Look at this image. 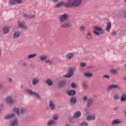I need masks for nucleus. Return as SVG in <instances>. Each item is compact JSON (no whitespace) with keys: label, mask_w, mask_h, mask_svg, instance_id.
Instances as JSON below:
<instances>
[{"label":"nucleus","mask_w":126,"mask_h":126,"mask_svg":"<svg viewBox=\"0 0 126 126\" xmlns=\"http://www.w3.org/2000/svg\"><path fill=\"white\" fill-rule=\"evenodd\" d=\"M82 4V0H72L71 1H68L65 2V6L67 8L72 7H78Z\"/></svg>","instance_id":"nucleus-1"},{"label":"nucleus","mask_w":126,"mask_h":126,"mask_svg":"<svg viewBox=\"0 0 126 126\" xmlns=\"http://www.w3.org/2000/svg\"><path fill=\"white\" fill-rule=\"evenodd\" d=\"M76 68L75 67H70L68 69V73L66 75H64L63 77L66 78H70L71 76L74 75V71H75Z\"/></svg>","instance_id":"nucleus-2"},{"label":"nucleus","mask_w":126,"mask_h":126,"mask_svg":"<svg viewBox=\"0 0 126 126\" xmlns=\"http://www.w3.org/2000/svg\"><path fill=\"white\" fill-rule=\"evenodd\" d=\"M104 30L102 28L98 26L94 27V33L95 35L98 36L100 34H104Z\"/></svg>","instance_id":"nucleus-3"},{"label":"nucleus","mask_w":126,"mask_h":126,"mask_svg":"<svg viewBox=\"0 0 126 126\" xmlns=\"http://www.w3.org/2000/svg\"><path fill=\"white\" fill-rule=\"evenodd\" d=\"M27 92L30 95H34L35 97L38 98V99H41V97L40 96V94H39L36 93L35 92H33L32 90H28Z\"/></svg>","instance_id":"nucleus-4"},{"label":"nucleus","mask_w":126,"mask_h":126,"mask_svg":"<svg viewBox=\"0 0 126 126\" xmlns=\"http://www.w3.org/2000/svg\"><path fill=\"white\" fill-rule=\"evenodd\" d=\"M18 24L19 28H23L24 30H27L28 29L27 26L25 25V23L24 21H19Z\"/></svg>","instance_id":"nucleus-5"},{"label":"nucleus","mask_w":126,"mask_h":126,"mask_svg":"<svg viewBox=\"0 0 126 126\" xmlns=\"http://www.w3.org/2000/svg\"><path fill=\"white\" fill-rule=\"evenodd\" d=\"M117 88L118 89H121V86L118 85H110L107 88V91H110L111 89H115Z\"/></svg>","instance_id":"nucleus-6"},{"label":"nucleus","mask_w":126,"mask_h":126,"mask_svg":"<svg viewBox=\"0 0 126 126\" xmlns=\"http://www.w3.org/2000/svg\"><path fill=\"white\" fill-rule=\"evenodd\" d=\"M67 19H68V15L67 14H64L61 15L60 17V21L62 23L64 22L65 20H67Z\"/></svg>","instance_id":"nucleus-7"},{"label":"nucleus","mask_w":126,"mask_h":126,"mask_svg":"<svg viewBox=\"0 0 126 126\" xmlns=\"http://www.w3.org/2000/svg\"><path fill=\"white\" fill-rule=\"evenodd\" d=\"M5 102H6L9 105H11L13 103H14V100L11 96H7L5 99Z\"/></svg>","instance_id":"nucleus-8"},{"label":"nucleus","mask_w":126,"mask_h":126,"mask_svg":"<svg viewBox=\"0 0 126 126\" xmlns=\"http://www.w3.org/2000/svg\"><path fill=\"white\" fill-rule=\"evenodd\" d=\"M66 82L64 80H60L59 81L57 85L59 88H63L64 86H65Z\"/></svg>","instance_id":"nucleus-9"},{"label":"nucleus","mask_w":126,"mask_h":126,"mask_svg":"<svg viewBox=\"0 0 126 126\" xmlns=\"http://www.w3.org/2000/svg\"><path fill=\"white\" fill-rule=\"evenodd\" d=\"M95 119H96V117L95 116V114L93 113L88 115L86 117L87 121H94Z\"/></svg>","instance_id":"nucleus-10"},{"label":"nucleus","mask_w":126,"mask_h":126,"mask_svg":"<svg viewBox=\"0 0 126 126\" xmlns=\"http://www.w3.org/2000/svg\"><path fill=\"white\" fill-rule=\"evenodd\" d=\"M9 126H18V120L17 119L11 120L9 123Z\"/></svg>","instance_id":"nucleus-11"},{"label":"nucleus","mask_w":126,"mask_h":126,"mask_svg":"<svg viewBox=\"0 0 126 126\" xmlns=\"http://www.w3.org/2000/svg\"><path fill=\"white\" fill-rule=\"evenodd\" d=\"M14 117H15V114H14V113L9 114L6 115L4 116V119L5 120H10L13 118H14Z\"/></svg>","instance_id":"nucleus-12"},{"label":"nucleus","mask_w":126,"mask_h":126,"mask_svg":"<svg viewBox=\"0 0 126 126\" xmlns=\"http://www.w3.org/2000/svg\"><path fill=\"white\" fill-rule=\"evenodd\" d=\"M64 4L65 5V2L64 1H61L55 5V8H59V7H62L63 5H64Z\"/></svg>","instance_id":"nucleus-13"},{"label":"nucleus","mask_w":126,"mask_h":126,"mask_svg":"<svg viewBox=\"0 0 126 126\" xmlns=\"http://www.w3.org/2000/svg\"><path fill=\"white\" fill-rule=\"evenodd\" d=\"M22 2V0H10L9 3L11 5H15L16 3H21Z\"/></svg>","instance_id":"nucleus-14"},{"label":"nucleus","mask_w":126,"mask_h":126,"mask_svg":"<svg viewBox=\"0 0 126 126\" xmlns=\"http://www.w3.org/2000/svg\"><path fill=\"white\" fill-rule=\"evenodd\" d=\"M49 108L51 110H56V105L55 104V102H54L52 100L49 101Z\"/></svg>","instance_id":"nucleus-15"},{"label":"nucleus","mask_w":126,"mask_h":126,"mask_svg":"<svg viewBox=\"0 0 126 126\" xmlns=\"http://www.w3.org/2000/svg\"><path fill=\"white\" fill-rule=\"evenodd\" d=\"M21 32L20 31H15L13 35V39H17V38H19L20 36Z\"/></svg>","instance_id":"nucleus-16"},{"label":"nucleus","mask_w":126,"mask_h":126,"mask_svg":"<svg viewBox=\"0 0 126 126\" xmlns=\"http://www.w3.org/2000/svg\"><path fill=\"white\" fill-rule=\"evenodd\" d=\"M93 102H94V100L93 99V98H89L87 101L86 107H87V108H90L91 106H92Z\"/></svg>","instance_id":"nucleus-17"},{"label":"nucleus","mask_w":126,"mask_h":126,"mask_svg":"<svg viewBox=\"0 0 126 126\" xmlns=\"http://www.w3.org/2000/svg\"><path fill=\"white\" fill-rule=\"evenodd\" d=\"M106 25L107 26L105 30L107 32H110V30H111V29L112 28V23H111V22H108Z\"/></svg>","instance_id":"nucleus-18"},{"label":"nucleus","mask_w":126,"mask_h":126,"mask_svg":"<svg viewBox=\"0 0 126 126\" xmlns=\"http://www.w3.org/2000/svg\"><path fill=\"white\" fill-rule=\"evenodd\" d=\"M71 26V23L69 22L64 23L61 25L62 28H69Z\"/></svg>","instance_id":"nucleus-19"},{"label":"nucleus","mask_w":126,"mask_h":126,"mask_svg":"<svg viewBox=\"0 0 126 126\" xmlns=\"http://www.w3.org/2000/svg\"><path fill=\"white\" fill-rule=\"evenodd\" d=\"M74 57V53H69L66 54V58L67 60H72Z\"/></svg>","instance_id":"nucleus-20"},{"label":"nucleus","mask_w":126,"mask_h":126,"mask_svg":"<svg viewBox=\"0 0 126 126\" xmlns=\"http://www.w3.org/2000/svg\"><path fill=\"white\" fill-rule=\"evenodd\" d=\"M23 16L25 18H28V19H30L31 18H35V15H28L27 14H23Z\"/></svg>","instance_id":"nucleus-21"},{"label":"nucleus","mask_w":126,"mask_h":126,"mask_svg":"<svg viewBox=\"0 0 126 126\" xmlns=\"http://www.w3.org/2000/svg\"><path fill=\"white\" fill-rule=\"evenodd\" d=\"M39 79L38 77H35L33 79L32 84L33 85H37L39 82Z\"/></svg>","instance_id":"nucleus-22"},{"label":"nucleus","mask_w":126,"mask_h":126,"mask_svg":"<svg viewBox=\"0 0 126 126\" xmlns=\"http://www.w3.org/2000/svg\"><path fill=\"white\" fill-rule=\"evenodd\" d=\"M110 73L112 75H118L120 72L115 69H112L110 70Z\"/></svg>","instance_id":"nucleus-23"},{"label":"nucleus","mask_w":126,"mask_h":126,"mask_svg":"<svg viewBox=\"0 0 126 126\" xmlns=\"http://www.w3.org/2000/svg\"><path fill=\"white\" fill-rule=\"evenodd\" d=\"M70 104L71 105H74V104H76V98L75 97H72L70 98Z\"/></svg>","instance_id":"nucleus-24"},{"label":"nucleus","mask_w":126,"mask_h":126,"mask_svg":"<svg viewBox=\"0 0 126 126\" xmlns=\"http://www.w3.org/2000/svg\"><path fill=\"white\" fill-rule=\"evenodd\" d=\"M56 121L53 120H51L47 123L48 126H56Z\"/></svg>","instance_id":"nucleus-25"},{"label":"nucleus","mask_w":126,"mask_h":126,"mask_svg":"<svg viewBox=\"0 0 126 126\" xmlns=\"http://www.w3.org/2000/svg\"><path fill=\"white\" fill-rule=\"evenodd\" d=\"M26 113H27V109L24 107H21L20 109V114H21V115H24V114H26Z\"/></svg>","instance_id":"nucleus-26"},{"label":"nucleus","mask_w":126,"mask_h":126,"mask_svg":"<svg viewBox=\"0 0 126 126\" xmlns=\"http://www.w3.org/2000/svg\"><path fill=\"white\" fill-rule=\"evenodd\" d=\"M119 124H121V120L119 119L115 120L114 121H112L111 123V125L112 126H115L116 125H119Z\"/></svg>","instance_id":"nucleus-27"},{"label":"nucleus","mask_w":126,"mask_h":126,"mask_svg":"<svg viewBox=\"0 0 126 126\" xmlns=\"http://www.w3.org/2000/svg\"><path fill=\"white\" fill-rule=\"evenodd\" d=\"M2 32L3 34H7L9 32V29H8V27L5 26L3 28Z\"/></svg>","instance_id":"nucleus-28"},{"label":"nucleus","mask_w":126,"mask_h":126,"mask_svg":"<svg viewBox=\"0 0 126 126\" xmlns=\"http://www.w3.org/2000/svg\"><path fill=\"white\" fill-rule=\"evenodd\" d=\"M76 92L75 91L73 90H71L69 92H67V94L69 95V96H74L75 95Z\"/></svg>","instance_id":"nucleus-29"},{"label":"nucleus","mask_w":126,"mask_h":126,"mask_svg":"<svg viewBox=\"0 0 126 126\" xmlns=\"http://www.w3.org/2000/svg\"><path fill=\"white\" fill-rule=\"evenodd\" d=\"M48 59V56L45 55H42L40 56V60L41 61H46Z\"/></svg>","instance_id":"nucleus-30"},{"label":"nucleus","mask_w":126,"mask_h":126,"mask_svg":"<svg viewBox=\"0 0 126 126\" xmlns=\"http://www.w3.org/2000/svg\"><path fill=\"white\" fill-rule=\"evenodd\" d=\"M46 84H47V85L48 86H52L53 85V80H52L51 79H47L46 81Z\"/></svg>","instance_id":"nucleus-31"},{"label":"nucleus","mask_w":126,"mask_h":126,"mask_svg":"<svg viewBox=\"0 0 126 126\" xmlns=\"http://www.w3.org/2000/svg\"><path fill=\"white\" fill-rule=\"evenodd\" d=\"M13 111H14V112H15V113L17 114V115H20V109H19V108L14 107L13 108Z\"/></svg>","instance_id":"nucleus-32"},{"label":"nucleus","mask_w":126,"mask_h":126,"mask_svg":"<svg viewBox=\"0 0 126 126\" xmlns=\"http://www.w3.org/2000/svg\"><path fill=\"white\" fill-rule=\"evenodd\" d=\"M81 116V112H80V111H78L74 114V118H75V119H77V118H79V117H80Z\"/></svg>","instance_id":"nucleus-33"},{"label":"nucleus","mask_w":126,"mask_h":126,"mask_svg":"<svg viewBox=\"0 0 126 126\" xmlns=\"http://www.w3.org/2000/svg\"><path fill=\"white\" fill-rule=\"evenodd\" d=\"M121 101L122 102H125V101H126V94H123L121 97Z\"/></svg>","instance_id":"nucleus-34"},{"label":"nucleus","mask_w":126,"mask_h":126,"mask_svg":"<svg viewBox=\"0 0 126 126\" xmlns=\"http://www.w3.org/2000/svg\"><path fill=\"white\" fill-rule=\"evenodd\" d=\"M86 29V28L85 27V26H80L79 27V31L80 32H84Z\"/></svg>","instance_id":"nucleus-35"},{"label":"nucleus","mask_w":126,"mask_h":126,"mask_svg":"<svg viewBox=\"0 0 126 126\" xmlns=\"http://www.w3.org/2000/svg\"><path fill=\"white\" fill-rule=\"evenodd\" d=\"M37 56V54L36 53L30 54L28 56V59L29 60L30 59H33V58H35V57Z\"/></svg>","instance_id":"nucleus-36"},{"label":"nucleus","mask_w":126,"mask_h":126,"mask_svg":"<svg viewBox=\"0 0 126 126\" xmlns=\"http://www.w3.org/2000/svg\"><path fill=\"white\" fill-rule=\"evenodd\" d=\"M82 85L84 89H88V84H87V82L84 81Z\"/></svg>","instance_id":"nucleus-37"},{"label":"nucleus","mask_w":126,"mask_h":126,"mask_svg":"<svg viewBox=\"0 0 126 126\" xmlns=\"http://www.w3.org/2000/svg\"><path fill=\"white\" fill-rule=\"evenodd\" d=\"M84 75H85L86 77H91L93 74L92 73L86 72L84 73Z\"/></svg>","instance_id":"nucleus-38"},{"label":"nucleus","mask_w":126,"mask_h":126,"mask_svg":"<svg viewBox=\"0 0 126 126\" xmlns=\"http://www.w3.org/2000/svg\"><path fill=\"white\" fill-rule=\"evenodd\" d=\"M20 63H21V64H22V66H23L24 67H27V66L28 65L27 64V63L24 62L22 60L21 61Z\"/></svg>","instance_id":"nucleus-39"},{"label":"nucleus","mask_w":126,"mask_h":126,"mask_svg":"<svg viewBox=\"0 0 126 126\" xmlns=\"http://www.w3.org/2000/svg\"><path fill=\"white\" fill-rule=\"evenodd\" d=\"M45 63H48V64H53V61L50 60L49 59H46L45 61Z\"/></svg>","instance_id":"nucleus-40"},{"label":"nucleus","mask_w":126,"mask_h":126,"mask_svg":"<svg viewBox=\"0 0 126 126\" xmlns=\"http://www.w3.org/2000/svg\"><path fill=\"white\" fill-rule=\"evenodd\" d=\"M87 38L89 40H90L91 39H92L93 38V36H92V34L90 33H88L87 34Z\"/></svg>","instance_id":"nucleus-41"},{"label":"nucleus","mask_w":126,"mask_h":126,"mask_svg":"<svg viewBox=\"0 0 126 126\" xmlns=\"http://www.w3.org/2000/svg\"><path fill=\"white\" fill-rule=\"evenodd\" d=\"M53 119L54 121H57L59 120V115H55L53 117Z\"/></svg>","instance_id":"nucleus-42"},{"label":"nucleus","mask_w":126,"mask_h":126,"mask_svg":"<svg viewBox=\"0 0 126 126\" xmlns=\"http://www.w3.org/2000/svg\"><path fill=\"white\" fill-rule=\"evenodd\" d=\"M120 98V96H119V94H115L114 96V100H118V99Z\"/></svg>","instance_id":"nucleus-43"},{"label":"nucleus","mask_w":126,"mask_h":126,"mask_svg":"<svg viewBox=\"0 0 126 126\" xmlns=\"http://www.w3.org/2000/svg\"><path fill=\"white\" fill-rule=\"evenodd\" d=\"M81 126H88V123L87 122H84L80 124Z\"/></svg>","instance_id":"nucleus-44"},{"label":"nucleus","mask_w":126,"mask_h":126,"mask_svg":"<svg viewBox=\"0 0 126 126\" xmlns=\"http://www.w3.org/2000/svg\"><path fill=\"white\" fill-rule=\"evenodd\" d=\"M80 66H81V67H85V66H86V63H80Z\"/></svg>","instance_id":"nucleus-45"},{"label":"nucleus","mask_w":126,"mask_h":126,"mask_svg":"<svg viewBox=\"0 0 126 126\" xmlns=\"http://www.w3.org/2000/svg\"><path fill=\"white\" fill-rule=\"evenodd\" d=\"M88 100V97H87L86 96H84L83 97V102H86Z\"/></svg>","instance_id":"nucleus-46"},{"label":"nucleus","mask_w":126,"mask_h":126,"mask_svg":"<svg viewBox=\"0 0 126 126\" xmlns=\"http://www.w3.org/2000/svg\"><path fill=\"white\" fill-rule=\"evenodd\" d=\"M72 88H75V87H77V85H76V84L74 83H72L71 85Z\"/></svg>","instance_id":"nucleus-47"},{"label":"nucleus","mask_w":126,"mask_h":126,"mask_svg":"<svg viewBox=\"0 0 126 126\" xmlns=\"http://www.w3.org/2000/svg\"><path fill=\"white\" fill-rule=\"evenodd\" d=\"M103 77L104 78H106L107 79H110V75H103Z\"/></svg>","instance_id":"nucleus-48"},{"label":"nucleus","mask_w":126,"mask_h":126,"mask_svg":"<svg viewBox=\"0 0 126 126\" xmlns=\"http://www.w3.org/2000/svg\"><path fill=\"white\" fill-rule=\"evenodd\" d=\"M111 35H112V36H116V35H117V32L114 31L112 32Z\"/></svg>","instance_id":"nucleus-49"},{"label":"nucleus","mask_w":126,"mask_h":126,"mask_svg":"<svg viewBox=\"0 0 126 126\" xmlns=\"http://www.w3.org/2000/svg\"><path fill=\"white\" fill-rule=\"evenodd\" d=\"M13 80L11 78H8V82H10V83H11L12 82Z\"/></svg>","instance_id":"nucleus-50"},{"label":"nucleus","mask_w":126,"mask_h":126,"mask_svg":"<svg viewBox=\"0 0 126 126\" xmlns=\"http://www.w3.org/2000/svg\"><path fill=\"white\" fill-rule=\"evenodd\" d=\"M2 89V84H0V90H1Z\"/></svg>","instance_id":"nucleus-51"},{"label":"nucleus","mask_w":126,"mask_h":126,"mask_svg":"<svg viewBox=\"0 0 126 126\" xmlns=\"http://www.w3.org/2000/svg\"><path fill=\"white\" fill-rule=\"evenodd\" d=\"M53 2H57V1H59V0H52Z\"/></svg>","instance_id":"nucleus-52"},{"label":"nucleus","mask_w":126,"mask_h":126,"mask_svg":"<svg viewBox=\"0 0 126 126\" xmlns=\"http://www.w3.org/2000/svg\"><path fill=\"white\" fill-rule=\"evenodd\" d=\"M1 56V50L0 49V57Z\"/></svg>","instance_id":"nucleus-53"},{"label":"nucleus","mask_w":126,"mask_h":126,"mask_svg":"<svg viewBox=\"0 0 126 126\" xmlns=\"http://www.w3.org/2000/svg\"><path fill=\"white\" fill-rule=\"evenodd\" d=\"M115 16H118V15L117 14H115Z\"/></svg>","instance_id":"nucleus-54"},{"label":"nucleus","mask_w":126,"mask_h":126,"mask_svg":"<svg viewBox=\"0 0 126 126\" xmlns=\"http://www.w3.org/2000/svg\"><path fill=\"white\" fill-rule=\"evenodd\" d=\"M125 2H126V0H124Z\"/></svg>","instance_id":"nucleus-55"}]
</instances>
